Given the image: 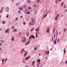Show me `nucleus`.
<instances>
[{"label":"nucleus","mask_w":67,"mask_h":67,"mask_svg":"<svg viewBox=\"0 0 67 67\" xmlns=\"http://www.w3.org/2000/svg\"><path fill=\"white\" fill-rule=\"evenodd\" d=\"M49 51H47V55H48V54H49Z\"/></svg>","instance_id":"obj_37"},{"label":"nucleus","mask_w":67,"mask_h":67,"mask_svg":"<svg viewBox=\"0 0 67 67\" xmlns=\"http://www.w3.org/2000/svg\"><path fill=\"white\" fill-rule=\"evenodd\" d=\"M19 10H23V8L22 7H19Z\"/></svg>","instance_id":"obj_16"},{"label":"nucleus","mask_w":67,"mask_h":67,"mask_svg":"<svg viewBox=\"0 0 67 67\" xmlns=\"http://www.w3.org/2000/svg\"><path fill=\"white\" fill-rule=\"evenodd\" d=\"M23 38H24V40H26V38H25V36L23 37Z\"/></svg>","instance_id":"obj_41"},{"label":"nucleus","mask_w":67,"mask_h":67,"mask_svg":"<svg viewBox=\"0 0 67 67\" xmlns=\"http://www.w3.org/2000/svg\"><path fill=\"white\" fill-rule=\"evenodd\" d=\"M59 16V14H58L57 15V17H55V21H56L57 20V19H58V16Z\"/></svg>","instance_id":"obj_2"},{"label":"nucleus","mask_w":67,"mask_h":67,"mask_svg":"<svg viewBox=\"0 0 67 67\" xmlns=\"http://www.w3.org/2000/svg\"><path fill=\"white\" fill-rule=\"evenodd\" d=\"M34 28H32V29L30 30V31L32 32L33 30H34Z\"/></svg>","instance_id":"obj_23"},{"label":"nucleus","mask_w":67,"mask_h":67,"mask_svg":"<svg viewBox=\"0 0 67 67\" xmlns=\"http://www.w3.org/2000/svg\"><path fill=\"white\" fill-rule=\"evenodd\" d=\"M58 31H57V36L58 35Z\"/></svg>","instance_id":"obj_30"},{"label":"nucleus","mask_w":67,"mask_h":67,"mask_svg":"<svg viewBox=\"0 0 67 67\" xmlns=\"http://www.w3.org/2000/svg\"><path fill=\"white\" fill-rule=\"evenodd\" d=\"M38 37V36L37 35V32H36V38H37V37Z\"/></svg>","instance_id":"obj_13"},{"label":"nucleus","mask_w":67,"mask_h":67,"mask_svg":"<svg viewBox=\"0 0 67 67\" xmlns=\"http://www.w3.org/2000/svg\"><path fill=\"white\" fill-rule=\"evenodd\" d=\"M2 23L3 24H5V21H3L2 22Z\"/></svg>","instance_id":"obj_21"},{"label":"nucleus","mask_w":67,"mask_h":67,"mask_svg":"<svg viewBox=\"0 0 67 67\" xmlns=\"http://www.w3.org/2000/svg\"><path fill=\"white\" fill-rule=\"evenodd\" d=\"M32 38H33L34 39H35V36L33 35H32L30 36Z\"/></svg>","instance_id":"obj_8"},{"label":"nucleus","mask_w":67,"mask_h":67,"mask_svg":"<svg viewBox=\"0 0 67 67\" xmlns=\"http://www.w3.org/2000/svg\"><path fill=\"white\" fill-rule=\"evenodd\" d=\"M30 58V56H29L27 57L25 59V60H27Z\"/></svg>","instance_id":"obj_3"},{"label":"nucleus","mask_w":67,"mask_h":67,"mask_svg":"<svg viewBox=\"0 0 67 67\" xmlns=\"http://www.w3.org/2000/svg\"><path fill=\"white\" fill-rule=\"evenodd\" d=\"M49 12H46V16H47V14H48V13Z\"/></svg>","instance_id":"obj_24"},{"label":"nucleus","mask_w":67,"mask_h":67,"mask_svg":"<svg viewBox=\"0 0 67 67\" xmlns=\"http://www.w3.org/2000/svg\"><path fill=\"white\" fill-rule=\"evenodd\" d=\"M47 16H46V15H44L43 16V19H44V18H45L46 17H47Z\"/></svg>","instance_id":"obj_26"},{"label":"nucleus","mask_w":67,"mask_h":67,"mask_svg":"<svg viewBox=\"0 0 67 67\" xmlns=\"http://www.w3.org/2000/svg\"><path fill=\"white\" fill-rule=\"evenodd\" d=\"M18 12H19V13H21V11H18Z\"/></svg>","instance_id":"obj_59"},{"label":"nucleus","mask_w":67,"mask_h":67,"mask_svg":"<svg viewBox=\"0 0 67 67\" xmlns=\"http://www.w3.org/2000/svg\"><path fill=\"white\" fill-rule=\"evenodd\" d=\"M31 23H29V26H31Z\"/></svg>","instance_id":"obj_45"},{"label":"nucleus","mask_w":67,"mask_h":67,"mask_svg":"<svg viewBox=\"0 0 67 67\" xmlns=\"http://www.w3.org/2000/svg\"><path fill=\"white\" fill-rule=\"evenodd\" d=\"M30 43V41H27V43L29 44V43Z\"/></svg>","instance_id":"obj_38"},{"label":"nucleus","mask_w":67,"mask_h":67,"mask_svg":"<svg viewBox=\"0 0 67 67\" xmlns=\"http://www.w3.org/2000/svg\"><path fill=\"white\" fill-rule=\"evenodd\" d=\"M37 10L35 12V14H36L37 13Z\"/></svg>","instance_id":"obj_40"},{"label":"nucleus","mask_w":67,"mask_h":67,"mask_svg":"<svg viewBox=\"0 0 67 67\" xmlns=\"http://www.w3.org/2000/svg\"><path fill=\"white\" fill-rule=\"evenodd\" d=\"M53 38H54V37H52V42H54V40H53Z\"/></svg>","instance_id":"obj_28"},{"label":"nucleus","mask_w":67,"mask_h":67,"mask_svg":"<svg viewBox=\"0 0 67 67\" xmlns=\"http://www.w3.org/2000/svg\"><path fill=\"white\" fill-rule=\"evenodd\" d=\"M2 42H3V43H4V40H2Z\"/></svg>","instance_id":"obj_63"},{"label":"nucleus","mask_w":67,"mask_h":67,"mask_svg":"<svg viewBox=\"0 0 67 67\" xmlns=\"http://www.w3.org/2000/svg\"><path fill=\"white\" fill-rule=\"evenodd\" d=\"M37 63H40L41 60L40 59H38L37 61Z\"/></svg>","instance_id":"obj_12"},{"label":"nucleus","mask_w":67,"mask_h":67,"mask_svg":"<svg viewBox=\"0 0 67 67\" xmlns=\"http://www.w3.org/2000/svg\"><path fill=\"white\" fill-rule=\"evenodd\" d=\"M16 31H17V29H15L14 30H13V32H16Z\"/></svg>","instance_id":"obj_10"},{"label":"nucleus","mask_w":67,"mask_h":67,"mask_svg":"<svg viewBox=\"0 0 67 67\" xmlns=\"http://www.w3.org/2000/svg\"><path fill=\"white\" fill-rule=\"evenodd\" d=\"M29 45V44L27 43H26L25 44V46L26 45Z\"/></svg>","instance_id":"obj_32"},{"label":"nucleus","mask_w":67,"mask_h":67,"mask_svg":"<svg viewBox=\"0 0 67 67\" xmlns=\"http://www.w3.org/2000/svg\"><path fill=\"white\" fill-rule=\"evenodd\" d=\"M12 30H13V29H14V27L13 26H12Z\"/></svg>","instance_id":"obj_51"},{"label":"nucleus","mask_w":67,"mask_h":67,"mask_svg":"<svg viewBox=\"0 0 67 67\" xmlns=\"http://www.w3.org/2000/svg\"><path fill=\"white\" fill-rule=\"evenodd\" d=\"M3 9V7H2V8L1 10H2Z\"/></svg>","instance_id":"obj_62"},{"label":"nucleus","mask_w":67,"mask_h":67,"mask_svg":"<svg viewBox=\"0 0 67 67\" xmlns=\"http://www.w3.org/2000/svg\"><path fill=\"white\" fill-rule=\"evenodd\" d=\"M64 11H65V12H67V9H66V10H64Z\"/></svg>","instance_id":"obj_53"},{"label":"nucleus","mask_w":67,"mask_h":67,"mask_svg":"<svg viewBox=\"0 0 67 67\" xmlns=\"http://www.w3.org/2000/svg\"><path fill=\"white\" fill-rule=\"evenodd\" d=\"M63 4H64V2H63L61 4V6H63Z\"/></svg>","instance_id":"obj_43"},{"label":"nucleus","mask_w":67,"mask_h":67,"mask_svg":"<svg viewBox=\"0 0 67 67\" xmlns=\"http://www.w3.org/2000/svg\"><path fill=\"white\" fill-rule=\"evenodd\" d=\"M4 59H2V62L3 63V62H4Z\"/></svg>","instance_id":"obj_29"},{"label":"nucleus","mask_w":67,"mask_h":67,"mask_svg":"<svg viewBox=\"0 0 67 67\" xmlns=\"http://www.w3.org/2000/svg\"><path fill=\"white\" fill-rule=\"evenodd\" d=\"M23 63H25V61H23Z\"/></svg>","instance_id":"obj_56"},{"label":"nucleus","mask_w":67,"mask_h":67,"mask_svg":"<svg viewBox=\"0 0 67 67\" xmlns=\"http://www.w3.org/2000/svg\"><path fill=\"white\" fill-rule=\"evenodd\" d=\"M7 18H9V14H8L6 16Z\"/></svg>","instance_id":"obj_25"},{"label":"nucleus","mask_w":67,"mask_h":67,"mask_svg":"<svg viewBox=\"0 0 67 67\" xmlns=\"http://www.w3.org/2000/svg\"><path fill=\"white\" fill-rule=\"evenodd\" d=\"M57 1H58V0H57L56 1H55V3H56V4H57Z\"/></svg>","instance_id":"obj_35"},{"label":"nucleus","mask_w":67,"mask_h":67,"mask_svg":"<svg viewBox=\"0 0 67 67\" xmlns=\"http://www.w3.org/2000/svg\"><path fill=\"white\" fill-rule=\"evenodd\" d=\"M1 45H2V43H0V46H1Z\"/></svg>","instance_id":"obj_60"},{"label":"nucleus","mask_w":67,"mask_h":67,"mask_svg":"<svg viewBox=\"0 0 67 67\" xmlns=\"http://www.w3.org/2000/svg\"><path fill=\"white\" fill-rule=\"evenodd\" d=\"M7 60H8V59H7V58H5V64H6V62H7Z\"/></svg>","instance_id":"obj_19"},{"label":"nucleus","mask_w":67,"mask_h":67,"mask_svg":"<svg viewBox=\"0 0 67 67\" xmlns=\"http://www.w3.org/2000/svg\"><path fill=\"white\" fill-rule=\"evenodd\" d=\"M31 25H34L35 24V21H31Z\"/></svg>","instance_id":"obj_5"},{"label":"nucleus","mask_w":67,"mask_h":67,"mask_svg":"<svg viewBox=\"0 0 67 67\" xmlns=\"http://www.w3.org/2000/svg\"><path fill=\"white\" fill-rule=\"evenodd\" d=\"M31 36H30V37H29V40H31Z\"/></svg>","instance_id":"obj_47"},{"label":"nucleus","mask_w":67,"mask_h":67,"mask_svg":"<svg viewBox=\"0 0 67 67\" xmlns=\"http://www.w3.org/2000/svg\"><path fill=\"white\" fill-rule=\"evenodd\" d=\"M35 63V61H33L32 63L33 64H34V63Z\"/></svg>","instance_id":"obj_48"},{"label":"nucleus","mask_w":67,"mask_h":67,"mask_svg":"<svg viewBox=\"0 0 67 67\" xmlns=\"http://www.w3.org/2000/svg\"><path fill=\"white\" fill-rule=\"evenodd\" d=\"M55 40L54 41V44H56V40Z\"/></svg>","instance_id":"obj_18"},{"label":"nucleus","mask_w":67,"mask_h":67,"mask_svg":"<svg viewBox=\"0 0 67 67\" xmlns=\"http://www.w3.org/2000/svg\"><path fill=\"white\" fill-rule=\"evenodd\" d=\"M11 40L12 41H14V39H13V37H12L11 38Z\"/></svg>","instance_id":"obj_20"},{"label":"nucleus","mask_w":67,"mask_h":67,"mask_svg":"<svg viewBox=\"0 0 67 67\" xmlns=\"http://www.w3.org/2000/svg\"><path fill=\"white\" fill-rule=\"evenodd\" d=\"M57 36H56V39H55V40H57Z\"/></svg>","instance_id":"obj_58"},{"label":"nucleus","mask_w":67,"mask_h":67,"mask_svg":"<svg viewBox=\"0 0 67 67\" xmlns=\"http://www.w3.org/2000/svg\"><path fill=\"white\" fill-rule=\"evenodd\" d=\"M64 55H65V54H66V50L65 49H64Z\"/></svg>","instance_id":"obj_17"},{"label":"nucleus","mask_w":67,"mask_h":67,"mask_svg":"<svg viewBox=\"0 0 67 67\" xmlns=\"http://www.w3.org/2000/svg\"><path fill=\"white\" fill-rule=\"evenodd\" d=\"M49 27H48L47 29V33H49Z\"/></svg>","instance_id":"obj_4"},{"label":"nucleus","mask_w":67,"mask_h":67,"mask_svg":"<svg viewBox=\"0 0 67 67\" xmlns=\"http://www.w3.org/2000/svg\"><path fill=\"white\" fill-rule=\"evenodd\" d=\"M9 8L8 7H7L5 9V11H9Z\"/></svg>","instance_id":"obj_6"},{"label":"nucleus","mask_w":67,"mask_h":67,"mask_svg":"<svg viewBox=\"0 0 67 67\" xmlns=\"http://www.w3.org/2000/svg\"><path fill=\"white\" fill-rule=\"evenodd\" d=\"M55 33H54V38H55Z\"/></svg>","instance_id":"obj_50"},{"label":"nucleus","mask_w":67,"mask_h":67,"mask_svg":"<svg viewBox=\"0 0 67 67\" xmlns=\"http://www.w3.org/2000/svg\"><path fill=\"white\" fill-rule=\"evenodd\" d=\"M20 3L19 2H18L17 3H16V5H18Z\"/></svg>","instance_id":"obj_27"},{"label":"nucleus","mask_w":67,"mask_h":67,"mask_svg":"<svg viewBox=\"0 0 67 67\" xmlns=\"http://www.w3.org/2000/svg\"><path fill=\"white\" fill-rule=\"evenodd\" d=\"M21 41L23 43H24V40H21Z\"/></svg>","instance_id":"obj_31"},{"label":"nucleus","mask_w":67,"mask_h":67,"mask_svg":"<svg viewBox=\"0 0 67 67\" xmlns=\"http://www.w3.org/2000/svg\"><path fill=\"white\" fill-rule=\"evenodd\" d=\"M16 20H18V18H17V17L16 18Z\"/></svg>","instance_id":"obj_64"},{"label":"nucleus","mask_w":67,"mask_h":67,"mask_svg":"<svg viewBox=\"0 0 67 67\" xmlns=\"http://www.w3.org/2000/svg\"><path fill=\"white\" fill-rule=\"evenodd\" d=\"M30 34V33L28 32L27 33L26 36L27 37H29V35Z\"/></svg>","instance_id":"obj_11"},{"label":"nucleus","mask_w":67,"mask_h":67,"mask_svg":"<svg viewBox=\"0 0 67 67\" xmlns=\"http://www.w3.org/2000/svg\"><path fill=\"white\" fill-rule=\"evenodd\" d=\"M24 50V49H22L21 52V54H22V53L23 52V51Z\"/></svg>","instance_id":"obj_22"},{"label":"nucleus","mask_w":67,"mask_h":67,"mask_svg":"<svg viewBox=\"0 0 67 67\" xmlns=\"http://www.w3.org/2000/svg\"><path fill=\"white\" fill-rule=\"evenodd\" d=\"M58 41H57V42H58L59 41V39H57Z\"/></svg>","instance_id":"obj_49"},{"label":"nucleus","mask_w":67,"mask_h":67,"mask_svg":"<svg viewBox=\"0 0 67 67\" xmlns=\"http://www.w3.org/2000/svg\"><path fill=\"white\" fill-rule=\"evenodd\" d=\"M23 24L24 25H25V22H23Z\"/></svg>","instance_id":"obj_36"},{"label":"nucleus","mask_w":67,"mask_h":67,"mask_svg":"<svg viewBox=\"0 0 67 67\" xmlns=\"http://www.w3.org/2000/svg\"><path fill=\"white\" fill-rule=\"evenodd\" d=\"M64 8H67V7L66 6L64 5Z\"/></svg>","instance_id":"obj_44"},{"label":"nucleus","mask_w":67,"mask_h":67,"mask_svg":"<svg viewBox=\"0 0 67 67\" xmlns=\"http://www.w3.org/2000/svg\"><path fill=\"white\" fill-rule=\"evenodd\" d=\"M2 10H1L0 11V13H1L2 12Z\"/></svg>","instance_id":"obj_52"},{"label":"nucleus","mask_w":67,"mask_h":67,"mask_svg":"<svg viewBox=\"0 0 67 67\" xmlns=\"http://www.w3.org/2000/svg\"><path fill=\"white\" fill-rule=\"evenodd\" d=\"M66 28H65V29L64 30V32H65V31H66Z\"/></svg>","instance_id":"obj_46"},{"label":"nucleus","mask_w":67,"mask_h":67,"mask_svg":"<svg viewBox=\"0 0 67 67\" xmlns=\"http://www.w3.org/2000/svg\"><path fill=\"white\" fill-rule=\"evenodd\" d=\"M30 0H27V3H29L30 2Z\"/></svg>","instance_id":"obj_42"},{"label":"nucleus","mask_w":67,"mask_h":67,"mask_svg":"<svg viewBox=\"0 0 67 67\" xmlns=\"http://www.w3.org/2000/svg\"><path fill=\"white\" fill-rule=\"evenodd\" d=\"M40 1V0H37V2H39Z\"/></svg>","instance_id":"obj_61"},{"label":"nucleus","mask_w":67,"mask_h":67,"mask_svg":"<svg viewBox=\"0 0 67 67\" xmlns=\"http://www.w3.org/2000/svg\"><path fill=\"white\" fill-rule=\"evenodd\" d=\"M27 52H26L25 53V54H24V56L26 57V55H27Z\"/></svg>","instance_id":"obj_9"},{"label":"nucleus","mask_w":67,"mask_h":67,"mask_svg":"<svg viewBox=\"0 0 67 67\" xmlns=\"http://www.w3.org/2000/svg\"><path fill=\"white\" fill-rule=\"evenodd\" d=\"M33 6L34 7H36V4H34V5Z\"/></svg>","instance_id":"obj_33"},{"label":"nucleus","mask_w":67,"mask_h":67,"mask_svg":"<svg viewBox=\"0 0 67 67\" xmlns=\"http://www.w3.org/2000/svg\"><path fill=\"white\" fill-rule=\"evenodd\" d=\"M39 29H40V27H38L36 29V32L37 33V31H39L40 30H39Z\"/></svg>","instance_id":"obj_7"},{"label":"nucleus","mask_w":67,"mask_h":67,"mask_svg":"<svg viewBox=\"0 0 67 67\" xmlns=\"http://www.w3.org/2000/svg\"><path fill=\"white\" fill-rule=\"evenodd\" d=\"M27 14H30V11H29V12H25Z\"/></svg>","instance_id":"obj_14"},{"label":"nucleus","mask_w":67,"mask_h":67,"mask_svg":"<svg viewBox=\"0 0 67 67\" xmlns=\"http://www.w3.org/2000/svg\"><path fill=\"white\" fill-rule=\"evenodd\" d=\"M24 8H25V7H26V5H24Z\"/></svg>","instance_id":"obj_55"},{"label":"nucleus","mask_w":67,"mask_h":67,"mask_svg":"<svg viewBox=\"0 0 67 67\" xmlns=\"http://www.w3.org/2000/svg\"><path fill=\"white\" fill-rule=\"evenodd\" d=\"M55 30L54 29H53V33H54V32H55Z\"/></svg>","instance_id":"obj_39"},{"label":"nucleus","mask_w":67,"mask_h":67,"mask_svg":"<svg viewBox=\"0 0 67 67\" xmlns=\"http://www.w3.org/2000/svg\"><path fill=\"white\" fill-rule=\"evenodd\" d=\"M9 29H8L5 31V33H9Z\"/></svg>","instance_id":"obj_1"},{"label":"nucleus","mask_w":67,"mask_h":67,"mask_svg":"<svg viewBox=\"0 0 67 67\" xmlns=\"http://www.w3.org/2000/svg\"><path fill=\"white\" fill-rule=\"evenodd\" d=\"M28 9H29V10H30V9H31V7H28Z\"/></svg>","instance_id":"obj_34"},{"label":"nucleus","mask_w":67,"mask_h":67,"mask_svg":"<svg viewBox=\"0 0 67 67\" xmlns=\"http://www.w3.org/2000/svg\"><path fill=\"white\" fill-rule=\"evenodd\" d=\"M31 21H35V20L33 18H31Z\"/></svg>","instance_id":"obj_15"},{"label":"nucleus","mask_w":67,"mask_h":67,"mask_svg":"<svg viewBox=\"0 0 67 67\" xmlns=\"http://www.w3.org/2000/svg\"><path fill=\"white\" fill-rule=\"evenodd\" d=\"M37 48H34V51H36V50L37 49Z\"/></svg>","instance_id":"obj_54"},{"label":"nucleus","mask_w":67,"mask_h":67,"mask_svg":"<svg viewBox=\"0 0 67 67\" xmlns=\"http://www.w3.org/2000/svg\"><path fill=\"white\" fill-rule=\"evenodd\" d=\"M45 53H46V54H47V51H46Z\"/></svg>","instance_id":"obj_57"}]
</instances>
